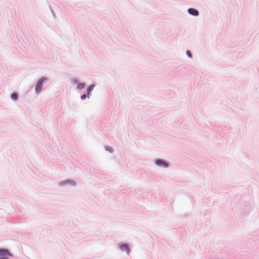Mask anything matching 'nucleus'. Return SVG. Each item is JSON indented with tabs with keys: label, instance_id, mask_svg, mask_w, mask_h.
Instances as JSON below:
<instances>
[{
	"label": "nucleus",
	"instance_id": "nucleus-1",
	"mask_svg": "<svg viewBox=\"0 0 259 259\" xmlns=\"http://www.w3.org/2000/svg\"><path fill=\"white\" fill-rule=\"evenodd\" d=\"M46 79V78H40L38 81L36 83V87H35V91L36 93H39L42 88V87L43 85L44 82Z\"/></svg>",
	"mask_w": 259,
	"mask_h": 259
},
{
	"label": "nucleus",
	"instance_id": "nucleus-2",
	"mask_svg": "<svg viewBox=\"0 0 259 259\" xmlns=\"http://www.w3.org/2000/svg\"><path fill=\"white\" fill-rule=\"evenodd\" d=\"M11 256V253L7 249H0V259H9Z\"/></svg>",
	"mask_w": 259,
	"mask_h": 259
},
{
	"label": "nucleus",
	"instance_id": "nucleus-3",
	"mask_svg": "<svg viewBox=\"0 0 259 259\" xmlns=\"http://www.w3.org/2000/svg\"><path fill=\"white\" fill-rule=\"evenodd\" d=\"M120 249L123 251H125L127 254H128L130 249L128 248V246L127 244H123L120 246Z\"/></svg>",
	"mask_w": 259,
	"mask_h": 259
},
{
	"label": "nucleus",
	"instance_id": "nucleus-4",
	"mask_svg": "<svg viewBox=\"0 0 259 259\" xmlns=\"http://www.w3.org/2000/svg\"><path fill=\"white\" fill-rule=\"evenodd\" d=\"M188 12L190 15L197 16L199 14V12L196 9L190 8L188 10Z\"/></svg>",
	"mask_w": 259,
	"mask_h": 259
},
{
	"label": "nucleus",
	"instance_id": "nucleus-5",
	"mask_svg": "<svg viewBox=\"0 0 259 259\" xmlns=\"http://www.w3.org/2000/svg\"><path fill=\"white\" fill-rule=\"evenodd\" d=\"M85 85L84 83H79L77 85V89L79 90H81L84 88Z\"/></svg>",
	"mask_w": 259,
	"mask_h": 259
},
{
	"label": "nucleus",
	"instance_id": "nucleus-6",
	"mask_svg": "<svg viewBox=\"0 0 259 259\" xmlns=\"http://www.w3.org/2000/svg\"><path fill=\"white\" fill-rule=\"evenodd\" d=\"M94 86L93 85H90L88 89V97L89 96L90 94H91V92L93 91L94 89Z\"/></svg>",
	"mask_w": 259,
	"mask_h": 259
},
{
	"label": "nucleus",
	"instance_id": "nucleus-7",
	"mask_svg": "<svg viewBox=\"0 0 259 259\" xmlns=\"http://www.w3.org/2000/svg\"><path fill=\"white\" fill-rule=\"evenodd\" d=\"M11 98L14 100H17L18 99V96H17V94L16 93H14L13 94H12L11 95Z\"/></svg>",
	"mask_w": 259,
	"mask_h": 259
},
{
	"label": "nucleus",
	"instance_id": "nucleus-8",
	"mask_svg": "<svg viewBox=\"0 0 259 259\" xmlns=\"http://www.w3.org/2000/svg\"><path fill=\"white\" fill-rule=\"evenodd\" d=\"M156 164L158 165H160L162 164V160H157L155 162Z\"/></svg>",
	"mask_w": 259,
	"mask_h": 259
},
{
	"label": "nucleus",
	"instance_id": "nucleus-9",
	"mask_svg": "<svg viewBox=\"0 0 259 259\" xmlns=\"http://www.w3.org/2000/svg\"><path fill=\"white\" fill-rule=\"evenodd\" d=\"M186 54L189 58H192V54L190 51H187Z\"/></svg>",
	"mask_w": 259,
	"mask_h": 259
},
{
	"label": "nucleus",
	"instance_id": "nucleus-10",
	"mask_svg": "<svg viewBox=\"0 0 259 259\" xmlns=\"http://www.w3.org/2000/svg\"><path fill=\"white\" fill-rule=\"evenodd\" d=\"M162 164H163V167H167L168 166V164L166 162H164L163 161Z\"/></svg>",
	"mask_w": 259,
	"mask_h": 259
},
{
	"label": "nucleus",
	"instance_id": "nucleus-11",
	"mask_svg": "<svg viewBox=\"0 0 259 259\" xmlns=\"http://www.w3.org/2000/svg\"><path fill=\"white\" fill-rule=\"evenodd\" d=\"M86 98H87V96H86L85 94H84V95H82L81 97V99L82 100H84Z\"/></svg>",
	"mask_w": 259,
	"mask_h": 259
},
{
	"label": "nucleus",
	"instance_id": "nucleus-12",
	"mask_svg": "<svg viewBox=\"0 0 259 259\" xmlns=\"http://www.w3.org/2000/svg\"><path fill=\"white\" fill-rule=\"evenodd\" d=\"M109 151L111 152L112 151V150L111 149H110Z\"/></svg>",
	"mask_w": 259,
	"mask_h": 259
}]
</instances>
